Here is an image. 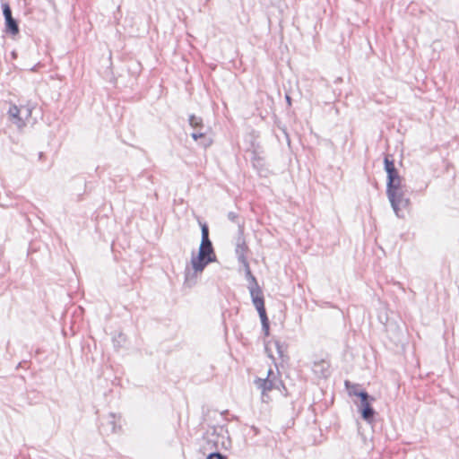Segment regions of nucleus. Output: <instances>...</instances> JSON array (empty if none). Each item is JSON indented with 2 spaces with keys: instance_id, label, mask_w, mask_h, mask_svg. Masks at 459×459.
<instances>
[{
  "instance_id": "dca6fc26",
  "label": "nucleus",
  "mask_w": 459,
  "mask_h": 459,
  "mask_svg": "<svg viewBox=\"0 0 459 459\" xmlns=\"http://www.w3.org/2000/svg\"><path fill=\"white\" fill-rule=\"evenodd\" d=\"M228 219L233 222H238V214L234 212H230L228 213ZM238 230H239V233L242 234L243 233V225H241L240 223H238Z\"/></svg>"
},
{
  "instance_id": "aec40b11",
  "label": "nucleus",
  "mask_w": 459,
  "mask_h": 459,
  "mask_svg": "<svg viewBox=\"0 0 459 459\" xmlns=\"http://www.w3.org/2000/svg\"><path fill=\"white\" fill-rule=\"evenodd\" d=\"M286 100H287V102L289 103V105H290V100H291V99H290V96H288V95L286 96Z\"/></svg>"
},
{
  "instance_id": "4468645a",
  "label": "nucleus",
  "mask_w": 459,
  "mask_h": 459,
  "mask_svg": "<svg viewBox=\"0 0 459 459\" xmlns=\"http://www.w3.org/2000/svg\"><path fill=\"white\" fill-rule=\"evenodd\" d=\"M189 124L192 127H194L195 129H197V128H202L203 127V121H202V118L198 117H195L194 115H191L189 117Z\"/></svg>"
},
{
  "instance_id": "ddd939ff",
  "label": "nucleus",
  "mask_w": 459,
  "mask_h": 459,
  "mask_svg": "<svg viewBox=\"0 0 459 459\" xmlns=\"http://www.w3.org/2000/svg\"><path fill=\"white\" fill-rule=\"evenodd\" d=\"M32 108H33L29 105L21 106V117H23L25 123L31 117Z\"/></svg>"
},
{
  "instance_id": "f03ea898",
  "label": "nucleus",
  "mask_w": 459,
  "mask_h": 459,
  "mask_svg": "<svg viewBox=\"0 0 459 459\" xmlns=\"http://www.w3.org/2000/svg\"><path fill=\"white\" fill-rule=\"evenodd\" d=\"M216 260V255L212 247V241L201 242L198 255L192 256L191 264L195 273H200L205 266Z\"/></svg>"
},
{
  "instance_id": "f3484780",
  "label": "nucleus",
  "mask_w": 459,
  "mask_h": 459,
  "mask_svg": "<svg viewBox=\"0 0 459 459\" xmlns=\"http://www.w3.org/2000/svg\"><path fill=\"white\" fill-rule=\"evenodd\" d=\"M201 230H202V240L201 242H206L211 241L209 238V229L206 224L201 225Z\"/></svg>"
},
{
  "instance_id": "a211bd4d",
  "label": "nucleus",
  "mask_w": 459,
  "mask_h": 459,
  "mask_svg": "<svg viewBox=\"0 0 459 459\" xmlns=\"http://www.w3.org/2000/svg\"><path fill=\"white\" fill-rule=\"evenodd\" d=\"M2 8H3V14L4 17V20L7 18L13 17L12 10H11L9 4H7V3L2 4Z\"/></svg>"
},
{
  "instance_id": "7ed1b4c3",
  "label": "nucleus",
  "mask_w": 459,
  "mask_h": 459,
  "mask_svg": "<svg viewBox=\"0 0 459 459\" xmlns=\"http://www.w3.org/2000/svg\"><path fill=\"white\" fill-rule=\"evenodd\" d=\"M255 386L261 390L262 401L268 402V392L273 389H279L281 385V381L278 378V377L273 372L272 369H269L267 372V377L265 378H256L255 380Z\"/></svg>"
},
{
  "instance_id": "f8f14e48",
  "label": "nucleus",
  "mask_w": 459,
  "mask_h": 459,
  "mask_svg": "<svg viewBox=\"0 0 459 459\" xmlns=\"http://www.w3.org/2000/svg\"><path fill=\"white\" fill-rule=\"evenodd\" d=\"M192 138L195 141L198 139H202V142L200 143L201 145L204 147H208L211 144V140L205 136V133L201 132L199 130L195 131L191 134Z\"/></svg>"
},
{
  "instance_id": "6e6552de",
  "label": "nucleus",
  "mask_w": 459,
  "mask_h": 459,
  "mask_svg": "<svg viewBox=\"0 0 459 459\" xmlns=\"http://www.w3.org/2000/svg\"><path fill=\"white\" fill-rule=\"evenodd\" d=\"M21 107L14 104H11L8 109V116L12 123H13L18 128H22L26 126L23 121V117H21Z\"/></svg>"
},
{
  "instance_id": "423d86ee",
  "label": "nucleus",
  "mask_w": 459,
  "mask_h": 459,
  "mask_svg": "<svg viewBox=\"0 0 459 459\" xmlns=\"http://www.w3.org/2000/svg\"><path fill=\"white\" fill-rule=\"evenodd\" d=\"M120 416L115 413H109L101 422L100 429L106 435L113 434L121 429V426L117 423Z\"/></svg>"
},
{
  "instance_id": "39448f33",
  "label": "nucleus",
  "mask_w": 459,
  "mask_h": 459,
  "mask_svg": "<svg viewBox=\"0 0 459 459\" xmlns=\"http://www.w3.org/2000/svg\"><path fill=\"white\" fill-rule=\"evenodd\" d=\"M243 266L245 267L246 278L249 281L247 288L250 292L252 302L255 303L256 299H264L263 291L258 285L255 277L251 273L248 262L243 264Z\"/></svg>"
},
{
  "instance_id": "9b49d317",
  "label": "nucleus",
  "mask_w": 459,
  "mask_h": 459,
  "mask_svg": "<svg viewBox=\"0 0 459 459\" xmlns=\"http://www.w3.org/2000/svg\"><path fill=\"white\" fill-rule=\"evenodd\" d=\"M5 31L12 35L19 33V26L17 21L13 17H10L4 20Z\"/></svg>"
},
{
  "instance_id": "2eb2a0df",
  "label": "nucleus",
  "mask_w": 459,
  "mask_h": 459,
  "mask_svg": "<svg viewBox=\"0 0 459 459\" xmlns=\"http://www.w3.org/2000/svg\"><path fill=\"white\" fill-rule=\"evenodd\" d=\"M273 344L276 349L279 357L283 358L286 352V347L284 344H282L280 341H274Z\"/></svg>"
},
{
  "instance_id": "9d476101",
  "label": "nucleus",
  "mask_w": 459,
  "mask_h": 459,
  "mask_svg": "<svg viewBox=\"0 0 459 459\" xmlns=\"http://www.w3.org/2000/svg\"><path fill=\"white\" fill-rule=\"evenodd\" d=\"M247 249V247L245 243V240L242 239L241 238H238L235 252H236V255L238 256L239 263H241L242 264L247 263V260L246 257Z\"/></svg>"
},
{
  "instance_id": "0eeeda50",
  "label": "nucleus",
  "mask_w": 459,
  "mask_h": 459,
  "mask_svg": "<svg viewBox=\"0 0 459 459\" xmlns=\"http://www.w3.org/2000/svg\"><path fill=\"white\" fill-rule=\"evenodd\" d=\"M255 307L260 319L262 323V328L265 335H269V320L266 316V311L264 307V299H256L255 303H253Z\"/></svg>"
},
{
  "instance_id": "20e7f679",
  "label": "nucleus",
  "mask_w": 459,
  "mask_h": 459,
  "mask_svg": "<svg viewBox=\"0 0 459 459\" xmlns=\"http://www.w3.org/2000/svg\"><path fill=\"white\" fill-rule=\"evenodd\" d=\"M353 394L360 398L359 411L362 419L367 422H371L375 416V410L370 402L375 401V398L369 396L366 391L354 392Z\"/></svg>"
},
{
  "instance_id": "6ab92c4d",
  "label": "nucleus",
  "mask_w": 459,
  "mask_h": 459,
  "mask_svg": "<svg viewBox=\"0 0 459 459\" xmlns=\"http://www.w3.org/2000/svg\"><path fill=\"white\" fill-rule=\"evenodd\" d=\"M207 459H227V457L221 453H212L207 456Z\"/></svg>"
},
{
  "instance_id": "1a4fd4ad",
  "label": "nucleus",
  "mask_w": 459,
  "mask_h": 459,
  "mask_svg": "<svg viewBox=\"0 0 459 459\" xmlns=\"http://www.w3.org/2000/svg\"><path fill=\"white\" fill-rule=\"evenodd\" d=\"M385 170L387 174V182L390 184V187L394 182L396 178H400V175L395 169L394 162L393 160L389 159V156H385L384 160Z\"/></svg>"
},
{
  "instance_id": "f257e3e1",
  "label": "nucleus",
  "mask_w": 459,
  "mask_h": 459,
  "mask_svg": "<svg viewBox=\"0 0 459 459\" xmlns=\"http://www.w3.org/2000/svg\"><path fill=\"white\" fill-rule=\"evenodd\" d=\"M406 186L403 184V178H396L392 187L389 182H386V195L395 214L400 217L402 208H406L410 204V199L406 196Z\"/></svg>"
}]
</instances>
